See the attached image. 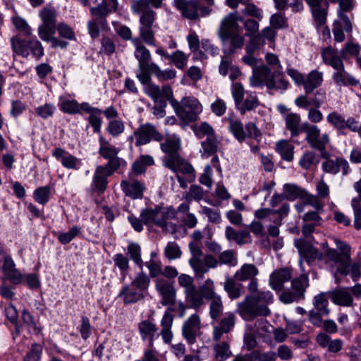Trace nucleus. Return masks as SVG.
Returning a JSON list of instances; mask_svg holds the SVG:
<instances>
[{
	"label": "nucleus",
	"instance_id": "nucleus-1",
	"mask_svg": "<svg viewBox=\"0 0 361 361\" xmlns=\"http://www.w3.org/2000/svg\"><path fill=\"white\" fill-rule=\"evenodd\" d=\"M243 20L242 18H238L235 13H231L224 17L221 21L218 30L219 36L224 46L228 45L225 51L227 55L221 57L219 71L221 75L225 76L232 63V59L230 55L233 54L236 49H241L245 42L244 37L242 35V29L239 26L238 21Z\"/></svg>",
	"mask_w": 361,
	"mask_h": 361
},
{
	"label": "nucleus",
	"instance_id": "nucleus-2",
	"mask_svg": "<svg viewBox=\"0 0 361 361\" xmlns=\"http://www.w3.org/2000/svg\"><path fill=\"white\" fill-rule=\"evenodd\" d=\"M335 243L338 250L327 247L324 250L326 263L334 275L335 283L339 284L341 276H345L349 273L353 281H357L361 276L360 267L357 262L350 264V247L338 240H336Z\"/></svg>",
	"mask_w": 361,
	"mask_h": 361
},
{
	"label": "nucleus",
	"instance_id": "nucleus-3",
	"mask_svg": "<svg viewBox=\"0 0 361 361\" xmlns=\"http://www.w3.org/2000/svg\"><path fill=\"white\" fill-rule=\"evenodd\" d=\"M160 148L165 154L162 160L166 168L175 173L180 172L187 176L189 182L195 180L194 168L180 155L182 148L179 136L175 134L168 135L160 144Z\"/></svg>",
	"mask_w": 361,
	"mask_h": 361
},
{
	"label": "nucleus",
	"instance_id": "nucleus-4",
	"mask_svg": "<svg viewBox=\"0 0 361 361\" xmlns=\"http://www.w3.org/2000/svg\"><path fill=\"white\" fill-rule=\"evenodd\" d=\"M164 0H133L130 8L133 13L140 15L139 35L141 39L148 45L155 46L154 32L152 29L156 20L154 8L162 7Z\"/></svg>",
	"mask_w": 361,
	"mask_h": 361
},
{
	"label": "nucleus",
	"instance_id": "nucleus-5",
	"mask_svg": "<svg viewBox=\"0 0 361 361\" xmlns=\"http://www.w3.org/2000/svg\"><path fill=\"white\" fill-rule=\"evenodd\" d=\"M160 96H163L166 100H169L176 115L183 122L190 123L196 121L198 115L202 111V104L195 97H185L180 102L176 100L173 98V90L170 85H163L161 89H159V93L156 97H150L156 100Z\"/></svg>",
	"mask_w": 361,
	"mask_h": 361
},
{
	"label": "nucleus",
	"instance_id": "nucleus-6",
	"mask_svg": "<svg viewBox=\"0 0 361 361\" xmlns=\"http://www.w3.org/2000/svg\"><path fill=\"white\" fill-rule=\"evenodd\" d=\"M135 57L138 61L140 69V72L137 73L136 77L144 85V92L149 97H156L160 87L152 82V78L149 75V71L151 70L152 64H156L151 61L149 51L145 47H139L138 50L135 51Z\"/></svg>",
	"mask_w": 361,
	"mask_h": 361
},
{
	"label": "nucleus",
	"instance_id": "nucleus-7",
	"mask_svg": "<svg viewBox=\"0 0 361 361\" xmlns=\"http://www.w3.org/2000/svg\"><path fill=\"white\" fill-rule=\"evenodd\" d=\"M189 250L191 254L189 264L197 278L203 279L210 269H216L218 267L216 258L211 254L203 256V252L197 243L190 242Z\"/></svg>",
	"mask_w": 361,
	"mask_h": 361
},
{
	"label": "nucleus",
	"instance_id": "nucleus-8",
	"mask_svg": "<svg viewBox=\"0 0 361 361\" xmlns=\"http://www.w3.org/2000/svg\"><path fill=\"white\" fill-rule=\"evenodd\" d=\"M309 286V277L307 274H302L298 277L293 278L290 281V288L280 294V301L284 304H290L304 300Z\"/></svg>",
	"mask_w": 361,
	"mask_h": 361
},
{
	"label": "nucleus",
	"instance_id": "nucleus-9",
	"mask_svg": "<svg viewBox=\"0 0 361 361\" xmlns=\"http://www.w3.org/2000/svg\"><path fill=\"white\" fill-rule=\"evenodd\" d=\"M11 43L14 54L27 58L30 51L32 55L37 60L44 54L42 43L36 37L22 39L18 36H15L11 39Z\"/></svg>",
	"mask_w": 361,
	"mask_h": 361
},
{
	"label": "nucleus",
	"instance_id": "nucleus-10",
	"mask_svg": "<svg viewBox=\"0 0 361 361\" xmlns=\"http://www.w3.org/2000/svg\"><path fill=\"white\" fill-rule=\"evenodd\" d=\"M173 6L189 20L198 21L209 16V9L202 7L200 0H173Z\"/></svg>",
	"mask_w": 361,
	"mask_h": 361
},
{
	"label": "nucleus",
	"instance_id": "nucleus-11",
	"mask_svg": "<svg viewBox=\"0 0 361 361\" xmlns=\"http://www.w3.org/2000/svg\"><path fill=\"white\" fill-rule=\"evenodd\" d=\"M238 312L245 320H252L259 316H267L270 310L267 305L259 304L252 295H247L238 305Z\"/></svg>",
	"mask_w": 361,
	"mask_h": 361
},
{
	"label": "nucleus",
	"instance_id": "nucleus-12",
	"mask_svg": "<svg viewBox=\"0 0 361 361\" xmlns=\"http://www.w3.org/2000/svg\"><path fill=\"white\" fill-rule=\"evenodd\" d=\"M303 132L305 133V140L312 148L319 152L325 151L330 142L328 133L321 134V130L317 126L307 122L303 123Z\"/></svg>",
	"mask_w": 361,
	"mask_h": 361
},
{
	"label": "nucleus",
	"instance_id": "nucleus-13",
	"mask_svg": "<svg viewBox=\"0 0 361 361\" xmlns=\"http://www.w3.org/2000/svg\"><path fill=\"white\" fill-rule=\"evenodd\" d=\"M99 154L104 159L108 160L104 166L110 168L111 172H115L120 168L122 160L118 157L120 149L111 145L103 136L99 137Z\"/></svg>",
	"mask_w": 361,
	"mask_h": 361
},
{
	"label": "nucleus",
	"instance_id": "nucleus-14",
	"mask_svg": "<svg viewBox=\"0 0 361 361\" xmlns=\"http://www.w3.org/2000/svg\"><path fill=\"white\" fill-rule=\"evenodd\" d=\"M135 139V145L137 147L145 145L154 140L157 142L163 140V135L157 131L156 127L151 123H145L140 125L133 133V135L129 137L130 140Z\"/></svg>",
	"mask_w": 361,
	"mask_h": 361
},
{
	"label": "nucleus",
	"instance_id": "nucleus-15",
	"mask_svg": "<svg viewBox=\"0 0 361 361\" xmlns=\"http://www.w3.org/2000/svg\"><path fill=\"white\" fill-rule=\"evenodd\" d=\"M39 16L42 20V23L37 29L39 37L49 33L55 34L58 25L56 24L57 13L56 9L50 6H44L39 11Z\"/></svg>",
	"mask_w": 361,
	"mask_h": 361
},
{
	"label": "nucleus",
	"instance_id": "nucleus-16",
	"mask_svg": "<svg viewBox=\"0 0 361 361\" xmlns=\"http://www.w3.org/2000/svg\"><path fill=\"white\" fill-rule=\"evenodd\" d=\"M294 245L297 248L300 256V259L299 261L300 266H302L303 260L310 264L317 259H322L323 258L322 253L305 239H295Z\"/></svg>",
	"mask_w": 361,
	"mask_h": 361
},
{
	"label": "nucleus",
	"instance_id": "nucleus-17",
	"mask_svg": "<svg viewBox=\"0 0 361 361\" xmlns=\"http://www.w3.org/2000/svg\"><path fill=\"white\" fill-rule=\"evenodd\" d=\"M322 157L325 159L322 164V169L324 172L331 175H336L341 172L343 176H346L350 171L349 164L344 158L337 157L331 159L329 154H323Z\"/></svg>",
	"mask_w": 361,
	"mask_h": 361
},
{
	"label": "nucleus",
	"instance_id": "nucleus-18",
	"mask_svg": "<svg viewBox=\"0 0 361 361\" xmlns=\"http://www.w3.org/2000/svg\"><path fill=\"white\" fill-rule=\"evenodd\" d=\"M305 1L310 7L315 26L319 27L325 25L329 12V4H322V0H305Z\"/></svg>",
	"mask_w": 361,
	"mask_h": 361
},
{
	"label": "nucleus",
	"instance_id": "nucleus-19",
	"mask_svg": "<svg viewBox=\"0 0 361 361\" xmlns=\"http://www.w3.org/2000/svg\"><path fill=\"white\" fill-rule=\"evenodd\" d=\"M201 328V321L197 314H192L182 327V334L189 344L196 342L197 332Z\"/></svg>",
	"mask_w": 361,
	"mask_h": 361
},
{
	"label": "nucleus",
	"instance_id": "nucleus-20",
	"mask_svg": "<svg viewBox=\"0 0 361 361\" xmlns=\"http://www.w3.org/2000/svg\"><path fill=\"white\" fill-rule=\"evenodd\" d=\"M121 188L125 195L133 200L142 199L145 190V184L132 178L129 174V180H123L121 183Z\"/></svg>",
	"mask_w": 361,
	"mask_h": 361
},
{
	"label": "nucleus",
	"instance_id": "nucleus-21",
	"mask_svg": "<svg viewBox=\"0 0 361 361\" xmlns=\"http://www.w3.org/2000/svg\"><path fill=\"white\" fill-rule=\"evenodd\" d=\"M291 269L283 267L275 269L270 275L269 286L276 292L283 291L284 283L292 279Z\"/></svg>",
	"mask_w": 361,
	"mask_h": 361
},
{
	"label": "nucleus",
	"instance_id": "nucleus-22",
	"mask_svg": "<svg viewBox=\"0 0 361 361\" xmlns=\"http://www.w3.org/2000/svg\"><path fill=\"white\" fill-rule=\"evenodd\" d=\"M137 328L142 341H147L149 348H154V340L159 335L157 324L150 319H145L138 324Z\"/></svg>",
	"mask_w": 361,
	"mask_h": 361
},
{
	"label": "nucleus",
	"instance_id": "nucleus-23",
	"mask_svg": "<svg viewBox=\"0 0 361 361\" xmlns=\"http://www.w3.org/2000/svg\"><path fill=\"white\" fill-rule=\"evenodd\" d=\"M156 288L162 297L163 305H171L176 301V291L173 285L164 279H157Z\"/></svg>",
	"mask_w": 361,
	"mask_h": 361
},
{
	"label": "nucleus",
	"instance_id": "nucleus-24",
	"mask_svg": "<svg viewBox=\"0 0 361 361\" xmlns=\"http://www.w3.org/2000/svg\"><path fill=\"white\" fill-rule=\"evenodd\" d=\"M338 4L337 15L338 19L343 23L345 31L350 32L352 30V24L347 13H350L354 9L355 1V0H339Z\"/></svg>",
	"mask_w": 361,
	"mask_h": 361
},
{
	"label": "nucleus",
	"instance_id": "nucleus-25",
	"mask_svg": "<svg viewBox=\"0 0 361 361\" xmlns=\"http://www.w3.org/2000/svg\"><path fill=\"white\" fill-rule=\"evenodd\" d=\"M235 316L230 313L226 314L219 322V325H213L212 338L215 341H219L224 334H228L234 327Z\"/></svg>",
	"mask_w": 361,
	"mask_h": 361
},
{
	"label": "nucleus",
	"instance_id": "nucleus-26",
	"mask_svg": "<svg viewBox=\"0 0 361 361\" xmlns=\"http://www.w3.org/2000/svg\"><path fill=\"white\" fill-rule=\"evenodd\" d=\"M114 172H111V169L103 166H99L96 168L92 186L94 189L100 192H103L107 186V177L111 176Z\"/></svg>",
	"mask_w": 361,
	"mask_h": 361
},
{
	"label": "nucleus",
	"instance_id": "nucleus-27",
	"mask_svg": "<svg viewBox=\"0 0 361 361\" xmlns=\"http://www.w3.org/2000/svg\"><path fill=\"white\" fill-rule=\"evenodd\" d=\"M329 298L335 305L343 307H353V298L348 288L331 291Z\"/></svg>",
	"mask_w": 361,
	"mask_h": 361
},
{
	"label": "nucleus",
	"instance_id": "nucleus-28",
	"mask_svg": "<svg viewBox=\"0 0 361 361\" xmlns=\"http://www.w3.org/2000/svg\"><path fill=\"white\" fill-rule=\"evenodd\" d=\"M271 69L266 65H262L253 69L252 76L250 78L251 86L254 87L267 86V82L270 79Z\"/></svg>",
	"mask_w": 361,
	"mask_h": 361
},
{
	"label": "nucleus",
	"instance_id": "nucleus-29",
	"mask_svg": "<svg viewBox=\"0 0 361 361\" xmlns=\"http://www.w3.org/2000/svg\"><path fill=\"white\" fill-rule=\"evenodd\" d=\"M302 84L306 94H310L319 87L323 82V73L317 70L311 71L305 75Z\"/></svg>",
	"mask_w": 361,
	"mask_h": 361
},
{
	"label": "nucleus",
	"instance_id": "nucleus-30",
	"mask_svg": "<svg viewBox=\"0 0 361 361\" xmlns=\"http://www.w3.org/2000/svg\"><path fill=\"white\" fill-rule=\"evenodd\" d=\"M316 341L319 346L324 348H326L329 352L333 353H338L343 345V342L341 339L331 340V337L324 332L319 333L317 336Z\"/></svg>",
	"mask_w": 361,
	"mask_h": 361
},
{
	"label": "nucleus",
	"instance_id": "nucleus-31",
	"mask_svg": "<svg viewBox=\"0 0 361 361\" xmlns=\"http://www.w3.org/2000/svg\"><path fill=\"white\" fill-rule=\"evenodd\" d=\"M225 236L228 241H234L238 245L251 243V235L248 231H236L232 226H228L225 229Z\"/></svg>",
	"mask_w": 361,
	"mask_h": 361
},
{
	"label": "nucleus",
	"instance_id": "nucleus-32",
	"mask_svg": "<svg viewBox=\"0 0 361 361\" xmlns=\"http://www.w3.org/2000/svg\"><path fill=\"white\" fill-rule=\"evenodd\" d=\"M286 128L290 133L291 137H298L303 132V123L301 125V117L296 113L287 114L285 117Z\"/></svg>",
	"mask_w": 361,
	"mask_h": 361
},
{
	"label": "nucleus",
	"instance_id": "nucleus-33",
	"mask_svg": "<svg viewBox=\"0 0 361 361\" xmlns=\"http://www.w3.org/2000/svg\"><path fill=\"white\" fill-rule=\"evenodd\" d=\"M173 322V317L172 314L169 312H166L160 322L161 327L160 335L161 336L164 342L166 344H170L173 337V334L171 331Z\"/></svg>",
	"mask_w": 361,
	"mask_h": 361
},
{
	"label": "nucleus",
	"instance_id": "nucleus-34",
	"mask_svg": "<svg viewBox=\"0 0 361 361\" xmlns=\"http://www.w3.org/2000/svg\"><path fill=\"white\" fill-rule=\"evenodd\" d=\"M118 297L123 298L124 303L131 304L137 302L144 298V294L141 290L130 284V286H125L122 288L118 294Z\"/></svg>",
	"mask_w": 361,
	"mask_h": 361
},
{
	"label": "nucleus",
	"instance_id": "nucleus-35",
	"mask_svg": "<svg viewBox=\"0 0 361 361\" xmlns=\"http://www.w3.org/2000/svg\"><path fill=\"white\" fill-rule=\"evenodd\" d=\"M334 69L336 71L334 73L332 78L337 85L345 86L356 84V80L345 70L343 63Z\"/></svg>",
	"mask_w": 361,
	"mask_h": 361
},
{
	"label": "nucleus",
	"instance_id": "nucleus-36",
	"mask_svg": "<svg viewBox=\"0 0 361 361\" xmlns=\"http://www.w3.org/2000/svg\"><path fill=\"white\" fill-rule=\"evenodd\" d=\"M259 274V270L253 264H244L237 270L234 278L238 281H245L253 279Z\"/></svg>",
	"mask_w": 361,
	"mask_h": 361
},
{
	"label": "nucleus",
	"instance_id": "nucleus-37",
	"mask_svg": "<svg viewBox=\"0 0 361 361\" xmlns=\"http://www.w3.org/2000/svg\"><path fill=\"white\" fill-rule=\"evenodd\" d=\"M289 82L284 78V74L281 70H275L270 79L267 82V87L269 90H282L288 88Z\"/></svg>",
	"mask_w": 361,
	"mask_h": 361
},
{
	"label": "nucleus",
	"instance_id": "nucleus-38",
	"mask_svg": "<svg viewBox=\"0 0 361 361\" xmlns=\"http://www.w3.org/2000/svg\"><path fill=\"white\" fill-rule=\"evenodd\" d=\"M306 190L295 183H286L283 186V192L286 200L294 201L297 199L302 200L306 194Z\"/></svg>",
	"mask_w": 361,
	"mask_h": 361
},
{
	"label": "nucleus",
	"instance_id": "nucleus-39",
	"mask_svg": "<svg viewBox=\"0 0 361 361\" xmlns=\"http://www.w3.org/2000/svg\"><path fill=\"white\" fill-rule=\"evenodd\" d=\"M224 121L228 122V129L234 137L239 142L245 141L244 126L243 123L236 118L232 117H226Z\"/></svg>",
	"mask_w": 361,
	"mask_h": 361
},
{
	"label": "nucleus",
	"instance_id": "nucleus-40",
	"mask_svg": "<svg viewBox=\"0 0 361 361\" xmlns=\"http://www.w3.org/2000/svg\"><path fill=\"white\" fill-rule=\"evenodd\" d=\"M224 288L229 298L232 300L237 299L242 295L243 286L241 283H238V281H236L234 277L227 276L224 284Z\"/></svg>",
	"mask_w": 361,
	"mask_h": 361
},
{
	"label": "nucleus",
	"instance_id": "nucleus-41",
	"mask_svg": "<svg viewBox=\"0 0 361 361\" xmlns=\"http://www.w3.org/2000/svg\"><path fill=\"white\" fill-rule=\"evenodd\" d=\"M177 212L172 207L160 208L159 207V214L156 225L164 230L168 229V221L175 219Z\"/></svg>",
	"mask_w": 361,
	"mask_h": 361
},
{
	"label": "nucleus",
	"instance_id": "nucleus-42",
	"mask_svg": "<svg viewBox=\"0 0 361 361\" xmlns=\"http://www.w3.org/2000/svg\"><path fill=\"white\" fill-rule=\"evenodd\" d=\"M322 56L324 63L331 66L334 69L339 65L341 66L343 63L341 58L338 56L337 51L331 47L322 49Z\"/></svg>",
	"mask_w": 361,
	"mask_h": 361
},
{
	"label": "nucleus",
	"instance_id": "nucleus-43",
	"mask_svg": "<svg viewBox=\"0 0 361 361\" xmlns=\"http://www.w3.org/2000/svg\"><path fill=\"white\" fill-rule=\"evenodd\" d=\"M187 39L189 47L193 52L192 59L194 61L196 59L204 60L207 59L206 54H204L202 50H199L201 43H200L199 37L195 32L189 34L187 37Z\"/></svg>",
	"mask_w": 361,
	"mask_h": 361
},
{
	"label": "nucleus",
	"instance_id": "nucleus-44",
	"mask_svg": "<svg viewBox=\"0 0 361 361\" xmlns=\"http://www.w3.org/2000/svg\"><path fill=\"white\" fill-rule=\"evenodd\" d=\"M111 13L102 3L97 6H90V13L94 17L93 20H98L100 23L102 29H106L108 26L106 16Z\"/></svg>",
	"mask_w": 361,
	"mask_h": 361
},
{
	"label": "nucleus",
	"instance_id": "nucleus-45",
	"mask_svg": "<svg viewBox=\"0 0 361 361\" xmlns=\"http://www.w3.org/2000/svg\"><path fill=\"white\" fill-rule=\"evenodd\" d=\"M154 75L159 81H167L176 77V71L173 69L161 70L156 63L152 64L151 70L149 71V75Z\"/></svg>",
	"mask_w": 361,
	"mask_h": 361
},
{
	"label": "nucleus",
	"instance_id": "nucleus-46",
	"mask_svg": "<svg viewBox=\"0 0 361 361\" xmlns=\"http://www.w3.org/2000/svg\"><path fill=\"white\" fill-rule=\"evenodd\" d=\"M185 298L187 301L190 303L191 307L194 308H199L204 304V298L199 288L196 286L186 290Z\"/></svg>",
	"mask_w": 361,
	"mask_h": 361
},
{
	"label": "nucleus",
	"instance_id": "nucleus-47",
	"mask_svg": "<svg viewBox=\"0 0 361 361\" xmlns=\"http://www.w3.org/2000/svg\"><path fill=\"white\" fill-rule=\"evenodd\" d=\"M154 164V159L150 155H141L132 164V170L134 173L140 175L145 172L147 166Z\"/></svg>",
	"mask_w": 361,
	"mask_h": 361
},
{
	"label": "nucleus",
	"instance_id": "nucleus-48",
	"mask_svg": "<svg viewBox=\"0 0 361 361\" xmlns=\"http://www.w3.org/2000/svg\"><path fill=\"white\" fill-rule=\"evenodd\" d=\"M59 107L61 111L68 114H80L79 104L76 100H69L64 96H60L59 98Z\"/></svg>",
	"mask_w": 361,
	"mask_h": 361
},
{
	"label": "nucleus",
	"instance_id": "nucleus-49",
	"mask_svg": "<svg viewBox=\"0 0 361 361\" xmlns=\"http://www.w3.org/2000/svg\"><path fill=\"white\" fill-rule=\"evenodd\" d=\"M314 310L322 312L324 316H328L331 310L329 308L327 293L322 292L313 298Z\"/></svg>",
	"mask_w": 361,
	"mask_h": 361
},
{
	"label": "nucleus",
	"instance_id": "nucleus-50",
	"mask_svg": "<svg viewBox=\"0 0 361 361\" xmlns=\"http://www.w3.org/2000/svg\"><path fill=\"white\" fill-rule=\"evenodd\" d=\"M276 151L280 154L282 159L287 161L293 159L294 147L287 140H281L276 144Z\"/></svg>",
	"mask_w": 361,
	"mask_h": 361
},
{
	"label": "nucleus",
	"instance_id": "nucleus-51",
	"mask_svg": "<svg viewBox=\"0 0 361 361\" xmlns=\"http://www.w3.org/2000/svg\"><path fill=\"white\" fill-rule=\"evenodd\" d=\"M216 261L218 262V266L226 264L229 267H235L238 264L236 253L233 250H227L221 252L219 254Z\"/></svg>",
	"mask_w": 361,
	"mask_h": 361
},
{
	"label": "nucleus",
	"instance_id": "nucleus-52",
	"mask_svg": "<svg viewBox=\"0 0 361 361\" xmlns=\"http://www.w3.org/2000/svg\"><path fill=\"white\" fill-rule=\"evenodd\" d=\"M202 147L203 152L202 157H209L216 153L219 148V141L216 136L207 137V139L202 142Z\"/></svg>",
	"mask_w": 361,
	"mask_h": 361
},
{
	"label": "nucleus",
	"instance_id": "nucleus-53",
	"mask_svg": "<svg viewBox=\"0 0 361 361\" xmlns=\"http://www.w3.org/2000/svg\"><path fill=\"white\" fill-rule=\"evenodd\" d=\"M326 121L335 129L344 134L342 131L344 130L345 119L341 114L333 111L327 115Z\"/></svg>",
	"mask_w": 361,
	"mask_h": 361
},
{
	"label": "nucleus",
	"instance_id": "nucleus-54",
	"mask_svg": "<svg viewBox=\"0 0 361 361\" xmlns=\"http://www.w3.org/2000/svg\"><path fill=\"white\" fill-rule=\"evenodd\" d=\"M128 254L130 259L141 269L143 267V261L141 257V247L136 243H130L127 247Z\"/></svg>",
	"mask_w": 361,
	"mask_h": 361
},
{
	"label": "nucleus",
	"instance_id": "nucleus-55",
	"mask_svg": "<svg viewBox=\"0 0 361 361\" xmlns=\"http://www.w3.org/2000/svg\"><path fill=\"white\" fill-rule=\"evenodd\" d=\"M214 351L217 361H225L231 355L229 345L226 342L216 344L214 346Z\"/></svg>",
	"mask_w": 361,
	"mask_h": 361
},
{
	"label": "nucleus",
	"instance_id": "nucleus-56",
	"mask_svg": "<svg viewBox=\"0 0 361 361\" xmlns=\"http://www.w3.org/2000/svg\"><path fill=\"white\" fill-rule=\"evenodd\" d=\"M198 288L200 290L203 298L207 300H209L218 295L215 292L214 282L211 279H206Z\"/></svg>",
	"mask_w": 361,
	"mask_h": 361
},
{
	"label": "nucleus",
	"instance_id": "nucleus-57",
	"mask_svg": "<svg viewBox=\"0 0 361 361\" xmlns=\"http://www.w3.org/2000/svg\"><path fill=\"white\" fill-rule=\"evenodd\" d=\"M42 346L34 343L31 345L29 350L25 353L22 361H40L42 355Z\"/></svg>",
	"mask_w": 361,
	"mask_h": 361
},
{
	"label": "nucleus",
	"instance_id": "nucleus-58",
	"mask_svg": "<svg viewBox=\"0 0 361 361\" xmlns=\"http://www.w3.org/2000/svg\"><path fill=\"white\" fill-rule=\"evenodd\" d=\"M209 316L212 319H216L223 312V303L220 295L209 300Z\"/></svg>",
	"mask_w": 361,
	"mask_h": 361
},
{
	"label": "nucleus",
	"instance_id": "nucleus-59",
	"mask_svg": "<svg viewBox=\"0 0 361 361\" xmlns=\"http://www.w3.org/2000/svg\"><path fill=\"white\" fill-rule=\"evenodd\" d=\"M149 283V277L142 271L135 276L130 284L143 293L148 289Z\"/></svg>",
	"mask_w": 361,
	"mask_h": 361
},
{
	"label": "nucleus",
	"instance_id": "nucleus-60",
	"mask_svg": "<svg viewBox=\"0 0 361 361\" xmlns=\"http://www.w3.org/2000/svg\"><path fill=\"white\" fill-rule=\"evenodd\" d=\"M113 260L114 265L119 269L125 277L130 270L129 259L121 253H117L114 256Z\"/></svg>",
	"mask_w": 361,
	"mask_h": 361
},
{
	"label": "nucleus",
	"instance_id": "nucleus-61",
	"mask_svg": "<svg viewBox=\"0 0 361 361\" xmlns=\"http://www.w3.org/2000/svg\"><path fill=\"white\" fill-rule=\"evenodd\" d=\"M51 188L49 186L37 188L34 192V199L39 204L44 205L49 200Z\"/></svg>",
	"mask_w": 361,
	"mask_h": 361
},
{
	"label": "nucleus",
	"instance_id": "nucleus-62",
	"mask_svg": "<svg viewBox=\"0 0 361 361\" xmlns=\"http://www.w3.org/2000/svg\"><path fill=\"white\" fill-rule=\"evenodd\" d=\"M262 135L260 130L255 123L249 122L245 125L244 130L245 140L252 138L259 142L262 140Z\"/></svg>",
	"mask_w": 361,
	"mask_h": 361
},
{
	"label": "nucleus",
	"instance_id": "nucleus-63",
	"mask_svg": "<svg viewBox=\"0 0 361 361\" xmlns=\"http://www.w3.org/2000/svg\"><path fill=\"white\" fill-rule=\"evenodd\" d=\"M204 192L202 187L197 185H191L185 195V199L188 202L192 200L199 202L204 198Z\"/></svg>",
	"mask_w": 361,
	"mask_h": 361
},
{
	"label": "nucleus",
	"instance_id": "nucleus-64",
	"mask_svg": "<svg viewBox=\"0 0 361 361\" xmlns=\"http://www.w3.org/2000/svg\"><path fill=\"white\" fill-rule=\"evenodd\" d=\"M277 355L274 351L262 352L255 350L251 353V359L253 361H276Z\"/></svg>",
	"mask_w": 361,
	"mask_h": 361
}]
</instances>
